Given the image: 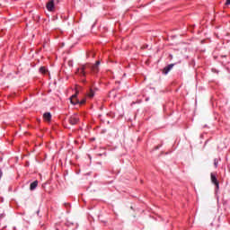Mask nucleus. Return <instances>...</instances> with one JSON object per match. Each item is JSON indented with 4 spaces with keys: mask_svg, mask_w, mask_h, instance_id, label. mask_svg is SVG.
<instances>
[{
    "mask_svg": "<svg viewBox=\"0 0 230 230\" xmlns=\"http://www.w3.org/2000/svg\"><path fill=\"white\" fill-rule=\"evenodd\" d=\"M4 217H6V214H4V213L0 214V220H1L2 218H4Z\"/></svg>",
    "mask_w": 230,
    "mask_h": 230,
    "instance_id": "4468645a",
    "label": "nucleus"
},
{
    "mask_svg": "<svg viewBox=\"0 0 230 230\" xmlns=\"http://www.w3.org/2000/svg\"><path fill=\"white\" fill-rule=\"evenodd\" d=\"M80 121V118L78 117V115L75 114V115H72L71 117H69L68 119V123L70 125H78Z\"/></svg>",
    "mask_w": 230,
    "mask_h": 230,
    "instance_id": "f03ea898",
    "label": "nucleus"
},
{
    "mask_svg": "<svg viewBox=\"0 0 230 230\" xmlns=\"http://www.w3.org/2000/svg\"><path fill=\"white\" fill-rule=\"evenodd\" d=\"M86 102V99H82L81 101H79L78 104L79 105H84Z\"/></svg>",
    "mask_w": 230,
    "mask_h": 230,
    "instance_id": "ddd939ff",
    "label": "nucleus"
},
{
    "mask_svg": "<svg viewBox=\"0 0 230 230\" xmlns=\"http://www.w3.org/2000/svg\"><path fill=\"white\" fill-rule=\"evenodd\" d=\"M100 61H96L94 65L91 66V71L93 75H98L100 73Z\"/></svg>",
    "mask_w": 230,
    "mask_h": 230,
    "instance_id": "20e7f679",
    "label": "nucleus"
},
{
    "mask_svg": "<svg viewBox=\"0 0 230 230\" xmlns=\"http://www.w3.org/2000/svg\"><path fill=\"white\" fill-rule=\"evenodd\" d=\"M3 177V171L0 170V179Z\"/></svg>",
    "mask_w": 230,
    "mask_h": 230,
    "instance_id": "aec40b11",
    "label": "nucleus"
},
{
    "mask_svg": "<svg viewBox=\"0 0 230 230\" xmlns=\"http://www.w3.org/2000/svg\"><path fill=\"white\" fill-rule=\"evenodd\" d=\"M77 96L78 92H76L74 95L70 97V102L72 103V105H78V103H80V101L78 100Z\"/></svg>",
    "mask_w": 230,
    "mask_h": 230,
    "instance_id": "423d86ee",
    "label": "nucleus"
},
{
    "mask_svg": "<svg viewBox=\"0 0 230 230\" xmlns=\"http://www.w3.org/2000/svg\"><path fill=\"white\" fill-rule=\"evenodd\" d=\"M43 118L46 121H51V113L50 112H45L43 114Z\"/></svg>",
    "mask_w": 230,
    "mask_h": 230,
    "instance_id": "1a4fd4ad",
    "label": "nucleus"
},
{
    "mask_svg": "<svg viewBox=\"0 0 230 230\" xmlns=\"http://www.w3.org/2000/svg\"><path fill=\"white\" fill-rule=\"evenodd\" d=\"M48 12H55V0H49L46 4Z\"/></svg>",
    "mask_w": 230,
    "mask_h": 230,
    "instance_id": "7ed1b4c3",
    "label": "nucleus"
},
{
    "mask_svg": "<svg viewBox=\"0 0 230 230\" xmlns=\"http://www.w3.org/2000/svg\"><path fill=\"white\" fill-rule=\"evenodd\" d=\"M210 179H211L212 184H215L216 189L219 190V188H220V181H218V179L217 178V174L215 172H211L210 173Z\"/></svg>",
    "mask_w": 230,
    "mask_h": 230,
    "instance_id": "f257e3e1",
    "label": "nucleus"
},
{
    "mask_svg": "<svg viewBox=\"0 0 230 230\" xmlns=\"http://www.w3.org/2000/svg\"><path fill=\"white\" fill-rule=\"evenodd\" d=\"M40 73H41V75H46V73H48V69L46 68V66H40Z\"/></svg>",
    "mask_w": 230,
    "mask_h": 230,
    "instance_id": "9b49d317",
    "label": "nucleus"
},
{
    "mask_svg": "<svg viewBox=\"0 0 230 230\" xmlns=\"http://www.w3.org/2000/svg\"><path fill=\"white\" fill-rule=\"evenodd\" d=\"M229 4H230V0H226V6H229Z\"/></svg>",
    "mask_w": 230,
    "mask_h": 230,
    "instance_id": "dca6fc26",
    "label": "nucleus"
},
{
    "mask_svg": "<svg viewBox=\"0 0 230 230\" xmlns=\"http://www.w3.org/2000/svg\"><path fill=\"white\" fill-rule=\"evenodd\" d=\"M169 58H171V60H172V58H173V56L172 54H170Z\"/></svg>",
    "mask_w": 230,
    "mask_h": 230,
    "instance_id": "412c9836",
    "label": "nucleus"
},
{
    "mask_svg": "<svg viewBox=\"0 0 230 230\" xmlns=\"http://www.w3.org/2000/svg\"><path fill=\"white\" fill-rule=\"evenodd\" d=\"M173 66H175V64H170L168 66H166L165 67H164V75H168L169 71H172V69H173Z\"/></svg>",
    "mask_w": 230,
    "mask_h": 230,
    "instance_id": "0eeeda50",
    "label": "nucleus"
},
{
    "mask_svg": "<svg viewBox=\"0 0 230 230\" xmlns=\"http://www.w3.org/2000/svg\"><path fill=\"white\" fill-rule=\"evenodd\" d=\"M66 208H70L71 205L69 203H65Z\"/></svg>",
    "mask_w": 230,
    "mask_h": 230,
    "instance_id": "f3484780",
    "label": "nucleus"
},
{
    "mask_svg": "<svg viewBox=\"0 0 230 230\" xmlns=\"http://www.w3.org/2000/svg\"><path fill=\"white\" fill-rule=\"evenodd\" d=\"M226 56H221V58H226Z\"/></svg>",
    "mask_w": 230,
    "mask_h": 230,
    "instance_id": "4be33fe9",
    "label": "nucleus"
},
{
    "mask_svg": "<svg viewBox=\"0 0 230 230\" xmlns=\"http://www.w3.org/2000/svg\"><path fill=\"white\" fill-rule=\"evenodd\" d=\"M39 186V181H34L33 182L31 183L30 185V190L31 191H33V190H36V188Z\"/></svg>",
    "mask_w": 230,
    "mask_h": 230,
    "instance_id": "6e6552de",
    "label": "nucleus"
},
{
    "mask_svg": "<svg viewBox=\"0 0 230 230\" xmlns=\"http://www.w3.org/2000/svg\"><path fill=\"white\" fill-rule=\"evenodd\" d=\"M212 71H213L214 73H218V71H217V69H215V68H213Z\"/></svg>",
    "mask_w": 230,
    "mask_h": 230,
    "instance_id": "a211bd4d",
    "label": "nucleus"
},
{
    "mask_svg": "<svg viewBox=\"0 0 230 230\" xmlns=\"http://www.w3.org/2000/svg\"><path fill=\"white\" fill-rule=\"evenodd\" d=\"M214 166H215V168H218V159L217 158L214 159Z\"/></svg>",
    "mask_w": 230,
    "mask_h": 230,
    "instance_id": "f8f14e48",
    "label": "nucleus"
},
{
    "mask_svg": "<svg viewBox=\"0 0 230 230\" xmlns=\"http://www.w3.org/2000/svg\"><path fill=\"white\" fill-rule=\"evenodd\" d=\"M83 82H85V79H84Z\"/></svg>",
    "mask_w": 230,
    "mask_h": 230,
    "instance_id": "5701e85b",
    "label": "nucleus"
},
{
    "mask_svg": "<svg viewBox=\"0 0 230 230\" xmlns=\"http://www.w3.org/2000/svg\"><path fill=\"white\" fill-rule=\"evenodd\" d=\"M161 146H155V150H159V147H160Z\"/></svg>",
    "mask_w": 230,
    "mask_h": 230,
    "instance_id": "6ab92c4d",
    "label": "nucleus"
},
{
    "mask_svg": "<svg viewBox=\"0 0 230 230\" xmlns=\"http://www.w3.org/2000/svg\"><path fill=\"white\" fill-rule=\"evenodd\" d=\"M85 69H87V66L82 65L81 67L77 68V71L75 72L76 75L79 76L85 77Z\"/></svg>",
    "mask_w": 230,
    "mask_h": 230,
    "instance_id": "39448f33",
    "label": "nucleus"
},
{
    "mask_svg": "<svg viewBox=\"0 0 230 230\" xmlns=\"http://www.w3.org/2000/svg\"><path fill=\"white\" fill-rule=\"evenodd\" d=\"M88 57H93V58H94V53L91 52L90 54H88Z\"/></svg>",
    "mask_w": 230,
    "mask_h": 230,
    "instance_id": "2eb2a0df",
    "label": "nucleus"
},
{
    "mask_svg": "<svg viewBox=\"0 0 230 230\" xmlns=\"http://www.w3.org/2000/svg\"><path fill=\"white\" fill-rule=\"evenodd\" d=\"M94 94H95V92L93 91V89L90 88V90L87 93L88 98H94Z\"/></svg>",
    "mask_w": 230,
    "mask_h": 230,
    "instance_id": "9d476101",
    "label": "nucleus"
}]
</instances>
